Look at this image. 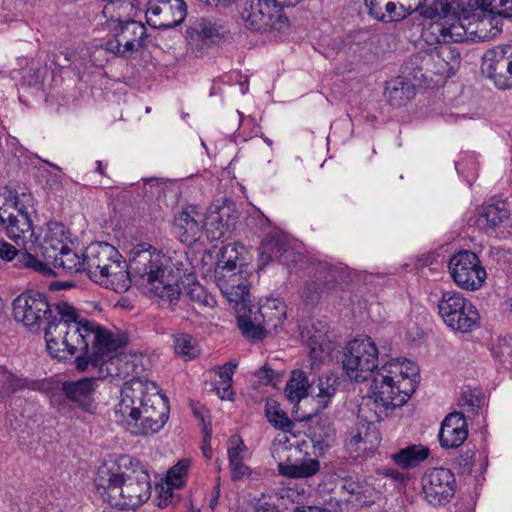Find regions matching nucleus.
Returning <instances> with one entry per match:
<instances>
[{"mask_svg":"<svg viewBox=\"0 0 512 512\" xmlns=\"http://www.w3.org/2000/svg\"><path fill=\"white\" fill-rule=\"evenodd\" d=\"M334 436V429L327 420L317 421L315 426L310 427L308 437L314 447L324 450L330 447Z\"/></svg>","mask_w":512,"mask_h":512,"instance_id":"obj_46","label":"nucleus"},{"mask_svg":"<svg viewBox=\"0 0 512 512\" xmlns=\"http://www.w3.org/2000/svg\"><path fill=\"white\" fill-rule=\"evenodd\" d=\"M455 463L461 469L462 473H471L475 465L474 452L466 450L465 452L459 455V457L455 460Z\"/></svg>","mask_w":512,"mask_h":512,"instance_id":"obj_57","label":"nucleus"},{"mask_svg":"<svg viewBox=\"0 0 512 512\" xmlns=\"http://www.w3.org/2000/svg\"><path fill=\"white\" fill-rule=\"evenodd\" d=\"M235 204L232 200L224 199L221 205H213L207 213L202 229L210 241L227 240L237 220Z\"/></svg>","mask_w":512,"mask_h":512,"instance_id":"obj_17","label":"nucleus"},{"mask_svg":"<svg viewBox=\"0 0 512 512\" xmlns=\"http://www.w3.org/2000/svg\"><path fill=\"white\" fill-rule=\"evenodd\" d=\"M426 0H416L414 4L408 1L392 0L391 3L376 18L385 23L397 22L416 12Z\"/></svg>","mask_w":512,"mask_h":512,"instance_id":"obj_40","label":"nucleus"},{"mask_svg":"<svg viewBox=\"0 0 512 512\" xmlns=\"http://www.w3.org/2000/svg\"><path fill=\"white\" fill-rule=\"evenodd\" d=\"M338 385L337 379L333 376L319 379L317 398L321 410L327 408L331 398L337 391Z\"/></svg>","mask_w":512,"mask_h":512,"instance_id":"obj_48","label":"nucleus"},{"mask_svg":"<svg viewBox=\"0 0 512 512\" xmlns=\"http://www.w3.org/2000/svg\"><path fill=\"white\" fill-rule=\"evenodd\" d=\"M86 274L91 280L117 293L126 292L132 281L138 283L130 263L127 264L120 252L106 242L91 243L85 249Z\"/></svg>","mask_w":512,"mask_h":512,"instance_id":"obj_3","label":"nucleus"},{"mask_svg":"<svg viewBox=\"0 0 512 512\" xmlns=\"http://www.w3.org/2000/svg\"><path fill=\"white\" fill-rule=\"evenodd\" d=\"M47 261L51 262L55 269L66 273H86L85 251L78 254L72 250L69 245L64 249L49 255Z\"/></svg>","mask_w":512,"mask_h":512,"instance_id":"obj_34","label":"nucleus"},{"mask_svg":"<svg viewBox=\"0 0 512 512\" xmlns=\"http://www.w3.org/2000/svg\"><path fill=\"white\" fill-rule=\"evenodd\" d=\"M420 15L430 20H445L450 18L448 2L435 1L430 6H425L424 3L417 10Z\"/></svg>","mask_w":512,"mask_h":512,"instance_id":"obj_49","label":"nucleus"},{"mask_svg":"<svg viewBox=\"0 0 512 512\" xmlns=\"http://www.w3.org/2000/svg\"><path fill=\"white\" fill-rule=\"evenodd\" d=\"M202 221V215L195 207H185L175 215L174 232L182 243L191 246L201 237Z\"/></svg>","mask_w":512,"mask_h":512,"instance_id":"obj_25","label":"nucleus"},{"mask_svg":"<svg viewBox=\"0 0 512 512\" xmlns=\"http://www.w3.org/2000/svg\"><path fill=\"white\" fill-rule=\"evenodd\" d=\"M480 15L472 14L467 16V20L465 22V30L466 40L467 41H475L478 36Z\"/></svg>","mask_w":512,"mask_h":512,"instance_id":"obj_58","label":"nucleus"},{"mask_svg":"<svg viewBox=\"0 0 512 512\" xmlns=\"http://www.w3.org/2000/svg\"><path fill=\"white\" fill-rule=\"evenodd\" d=\"M448 267L452 279L459 287L470 291L480 287V260L476 253L460 251L451 257Z\"/></svg>","mask_w":512,"mask_h":512,"instance_id":"obj_21","label":"nucleus"},{"mask_svg":"<svg viewBox=\"0 0 512 512\" xmlns=\"http://www.w3.org/2000/svg\"><path fill=\"white\" fill-rule=\"evenodd\" d=\"M265 416L275 429L281 430L284 433H290L295 427L294 422L288 417L286 412L280 408V404L275 400H268L266 402Z\"/></svg>","mask_w":512,"mask_h":512,"instance_id":"obj_42","label":"nucleus"},{"mask_svg":"<svg viewBox=\"0 0 512 512\" xmlns=\"http://www.w3.org/2000/svg\"><path fill=\"white\" fill-rule=\"evenodd\" d=\"M186 15L187 5L184 0H149L145 10L147 23L161 30L179 26Z\"/></svg>","mask_w":512,"mask_h":512,"instance_id":"obj_16","label":"nucleus"},{"mask_svg":"<svg viewBox=\"0 0 512 512\" xmlns=\"http://www.w3.org/2000/svg\"><path fill=\"white\" fill-rule=\"evenodd\" d=\"M467 436V423L463 413H449L444 418L439 430L440 446L444 449L458 448L467 439Z\"/></svg>","mask_w":512,"mask_h":512,"instance_id":"obj_26","label":"nucleus"},{"mask_svg":"<svg viewBox=\"0 0 512 512\" xmlns=\"http://www.w3.org/2000/svg\"><path fill=\"white\" fill-rule=\"evenodd\" d=\"M482 12L490 14L482 17V26L490 27L482 38L492 39L502 33L503 19L512 20V0H482Z\"/></svg>","mask_w":512,"mask_h":512,"instance_id":"obj_27","label":"nucleus"},{"mask_svg":"<svg viewBox=\"0 0 512 512\" xmlns=\"http://www.w3.org/2000/svg\"><path fill=\"white\" fill-rule=\"evenodd\" d=\"M279 308L274 301L262 306L259 312L263 318L262 323L255 324L250 317L239 315L237 325L242 335L250 341H261L265 338L267 329H276L285 319V306L281 303Z\"/></svg>","mask_w":512,"mask_h":512,"instance_id":"obj_20","label":"nucleus"},{"mask_svg":"<svg viewBox=\"0 0 512 512\" xmlns=\"http://www.w3.org/2000/svg\"><path fill=\"white\" fill-rule=\"evenodd\" d=\"M425 499L434 506L448 503L456 491L454 474L446 468H433L422 477Z\"/></svg>","mask_w":512,"mask_h":512,"instance_id":"obj_19","label":"nucleus"},{"mask_svg":"<svg viewBox=\"0 0 512 512\" xmlns=\"http://www.w3.org/2000/svg\"><path fill=\"white\" fill-rule=\"evenodd\" d=\"M236 367L237 363L233 362H227L223 366H221L218 372L220 381L232 382V377Z\"/></svg>","mask_w":512,"mask_h":512,"instance_id":"obj_63","label":"nucleus"},{"mask_svg":"<svg viewBox=\"0 0 512 512\" xmlns=\"http://www.w3.org/2000/svg\"><path fill=\"white\" fill-rule=\"evenodd\" d=\"M336 270L325 268L318 272L315 279L305 282L301 290V298L307 305L317 303L326 288L334 287L337 284Z\"/></svg>","mask_w":512,"mask_h":512,"instance_id":"obj_30","label":"nucleus"},{"mask_svg":"<svg viewBox=\"0 0 512 512\" xmlns=\"http://www.w3.org/2000/svg\"><path fill=\"white\" fill-rule=\"evenodd\" d=\"M327 333V324L319 320L301 328V341L309 348V356L313 364L322 361L335 349V343L328 338Z\"/></svg>","mask_w":512,"mask_h":512,"instance_id":"obj_22","label":"nucleus"},{"mask_svg":"<svg viewBox=\"0 0 512 512\" xmlns=\"http://www.w3.org/2000/svg\"><path fill=\"white\" fill-rule=\"evenodd\" d=\"M320 470V463L317 459L308 458L294 463H279L278 471L282 476L288 478H309L314 476Z\"/></svg>","mask_w":512,"mask_h":512,"instance_id":"obj_39","label":"nucleus"},{"mask_svg":"<svg viewBox=\"0 0 512 512\" xmlns=\"http://www.w3.org/2000/svg\"><path fill=\"white\" fill-rule=\"evenodd\" d=\"M385 95L392 106L400 107L415 96V88L411 82L398 77L387 82Z\"/></svg>","mask_w":512,"mask_h":512,"instance_id":"obj_38","label":"nucleus"},{"mask_svg":"<svg viewBox=\"0 0 512 512\" xmlns=\"http://www.w3.org/2000/svg\"><path fill=\"white\" fill-rule=\"evenodd\" d=\"M188 33L192 38L197 37L204 42L220 43L229 37L230 30L222 20L200 18L188 28Z\"/></svg>","mask_w":512,"mask_h":512,"instance_id":"obj_29","label":"nucleus"},{"mask_svg":"<svg viewBox=\"0 0 512 512\" xmlns=\"http://www.w3.org/2000/svg\"><path fill=\"white\" fill-rule=\"evenodd\" d=\"M438 310L444 323L452 330L467 333L477 326V308L458 292L443 293L438 302Z\"/></svg>","mask_w":512,"mask_h":512,"instance_id":"obj_9","label":"nucleus"},{"mask_svg":"<svg viewBox=\"0 0 512 512\" xmlns=\"http://www.w3.org/2000/svg\"><path fill=\"white\" fill-rule=\"evenodd\" d=\"M190 461L187 459L180 460L167 473L168 483L174 487H181L183 480L189 470Z\"/></svg>","mask_w":512,"mask_h":512,"instance_id":"obj_52","label":"nucleus"},{"mask_svg":"<svg viewBox=\"0 0 512 512\" xmlns=\"http://www.w3.org/2000/svg\"><path fill=\"white\" fill-rule=\"evenodd\" d=\"M448 6L450 15L467 17L480 8V0H452Z\"/></svg>","mask_w":512,"mask_h":512,"instance_id":"obj_50","label":"nucleus"},{"mask_svg":"<svg viewBox=\"0 0 512 512\" xmlns=\"http://www.w3.org/2000/svg\"><path fill=\"white\" fill-rule=\"evenodd\" d=\"M165 184L156 179H147L144 184V194L149 199L160 198L164 194Z\"/></svg>","mask_w":512,"mask_h":512,"instance_id":"obj_56","label":"nucleus"},{"mask_svg":"<svg viewBox=\"0 0 512 512\" xmlns=\"http://www.w3.org/2000/svg\"><path fill=\"white\" fill-rule=\"evenodd\" d=\"M476 392V390H467L461 395L460 405L464 407L467 412L474 413L480 408V396Z\"/></svg>","mask_w":512,"mask_h":512,"instance_id":"obj_55","label":"nucleus"},{"mask_svg":"<svg viewBox=\"0 0 512 512\" xmlns=\"http://www.w3.org/2000/svg\"><path fill=\"white\" fill-rule=\"evenodd\" d=\"M365 422V424L359 425L356 431L350 432L347 445L351 450L357 453L374 451L381 441L380 433L374 425L375 422Z\"/></svg>","mask_w":512,"mask_h":512,"instance_id":"obj_32","label":"nucleus"},{"mask_svg":"<svg viewBox=\"0 0 512 512\" xmlns=\"http://www.w3.org/2000/svg\"><path fill=\"white\" fill-rule=\"evenodd\" d=\"M232 382H228V381H218L216 382L215 384V390L217 392V395L222 399V400H232V397L234 395L233 391H232Z\"/></svg>","mask_w":512,"mask_h":512,"instance_id":"obj_61","label":"nucleus"},{"mask_svg":"<svg viewBox=\"0 0 512 512\" xmlns=\"http://www.w3.org/2000/svg\"><path fill=\"white\" fill-rule=\"evenodd\" d=\"M482 71L499 90H512V43L486 49L482 55Z\"/></svg>","mask_w":512,"mask_h":512,"instance_id":"obj_12","label":"nucleus"},{"mask_svg":"<svg viewBox=\"0 0 512 512\" xmlns=\"http://www.w3.org/2000/svg\"><path fill=\"white\" fill-rule=\"evenodd\" d=\"M392 0H365L369 15L376 19Z\"/></svg>","mask_w":512,"mask_h":512,"instance_id":"obj_59","label":"nucleus"},{"mask_svg":"<svg viewBox=\"0 0 512 512\" xmlns=\"http://www.w3.org/2000/svg\"><path fill=\"white\" fill-rule=\"evenodd\" d=\"M0 228H4L7 236L17 245L24 244L27 235H33L32 220L25 214L9 212L8 208L0 207Z\"/></svg>","mask_w":512,"mask_h":512,"instance_id":"obj_28","label":"nucleus"},{"mask_svg":"<svg viewBox=\"0 0 512 512\" xmlns=\"http://www.w3.org/2000/svg\"><path fill=\"white\" fill-rule=\"evenodd\" d=\"M280 1L250 0L242 12L247 26L254 31L281 30L288 22Z\"/></svg>","mask_w":512,"mask_h":512,"instance_id":"obj_11","label":"nucleus"},{"mask_svg":"<svg viewBox=\"0 0 512 512\" xmlns=\"http://www.w3.org/2000/svg\"><path fill=\"white\" fill-rule=\"evenodd\" d=\"M121 491L123 504L130 507H139L149 500L152 492L150 475L139 461L133 460V464H129Z\"/></svg>","mask_w":512,"mask_h":512,"instance_id":"obj_18","label":"nucleus"},{"mask_svg":"<svg viewBox=\"0 0 512 512\" xmlns=\"http://www.w3.org/2000/svg\"><path fill=\"white\" fill-rule=\"evenodd\" d=\"M174 350L177 355L183 357L185 360H191L198 356L199 350L197 348L196 340L187 333H179L173 336Z\"/></svg>","mask_w":512,"mask_h":512,"instance_id":"obj_47","label":"nucleus"},{"mask_svg":"<svg viewBox=\"0 0 512 512\" xmlns=\"http://www.w3.org/2000/svg\"><path fill=\"white\" fill-rule=\"evenodd\" d=\"M130 267L138 284L146 286L154 296L176 304L181 295L180 284L194 275L188 255L184 251H167L166 254L150 250H136Z\"/></svg>","mask_w":512,"mask_h":512,"instance_id":"obj_1","label":"nucleus"},{"mask_svg":"<svg viewBox=\"0 0 512 512\" xmlns=\"http://www.w3.org/2000/svg\"><path fill=\"white\" fill-rule=\"evenodd\" d=\"M69 240L68 233L62 223L51 221L47 223V230L41 245L42 255L47 260L49 255H54L56 252L68 246Z\"/></svg>","mask_w":512,"mask_h":512,"instance_id":"obj_36","label":"nucleus"},{"mask_svg":"<svg viewBox=\"0 0 512 512\" xmlns=\"http://www.w3.org/2000/svg\"><path fill=\"white\" fill-rule=\"evenodd\" d=\"M411 59L420 71L450 77L460 63V53L456 47L445 43L414 54Z\"/></svg>","mask_w":512,"mask_h":512,"instance_id":"obj_14","label":"nucleus"},{"mask_svg":"<svg viewBox=\"0 0 512 512\" xmlns=\"http://www.w3.org/2000/svg\"><path fill=\"white\" fill-rule=\"evenodd\" d=\"M12 307L15 320L29 328H39L42 322L48 324L52 318L53 306L49 304L46 294L37 290L21 293L14 299Z\"/></svg>","mask_w":512,"mask_h":512,"instance_id":"obj_10","label":"nucleus"},{"mask_svg":"<svg viewBox=\"0 0 512 512\" xmlns=\"http://www.w3.org/2000/svg\"><path fill=\"white\" fill-rule=\"evenodd\" d=\"M129 464H133V459L129 456H122L118 462L103 464L98 468L94 479L95 489L103 501L109 504L118 505V499L122 493L126 473Z\"/></svg>","mask_w":512,"mask_h":512,"instance_id":"obj_13","label":"nucleus"},{"mask_svg":"<svg viewBox=\"0 0 512 512\" xmlns=\"http://www.w3.org/2000/svg\"><path fill=\"white\" fill-rule=\"evenodd\" d=\"M41 388V381L17 376L5 367L0 366V401H3L17 391L26 389L37 391L41 390Z\"/></svg>","mask_w":512,"mask_h":512,"instance_id":"obj_33","label":"nucleus"},{"mask_svg":"<svg viewBox=\"0 0 512 512\" xmlns=\"http://www.w3.org/2000/svg\"><path fill=\"white\" fill-rule=\"evenodd\" d=\"M184 287V292L189 299L202 307H213L216 304L215 298L207 292V290L195 280L194 275L190 281L181 283Z\"/></svg>","mask_w":512,"mask_h":512,"instance_id":"obj_45","label":"nucleus"},{"mask_svg":"<svg viewBox=\"0 0 512 512\" xmlns=\"http://www.w3.org/2000/svg\"><path fill=\"white\" fill-rule=\"evenodd\" d=\"M239 259V252L235 243H230L221 248L218 253L217 263L215 267V278L221 289L226 293H232L235 289V294L241 299L248 293V287L244 282L237 283V274L243 272V265H239V270L236 272Z\"/></svg>","mask_w":512,"mask_h":512,"instance_id":"obj_15","label":"nucleus"},{"mask_svg":"<svg viewBox=\"0 0 512 512\" xmlns=\"http://www.w3.org/2000/svg\"><path fill=\"white\" fill-rule=\"evenodd\" d=\"M340 489L342 494L340 501L352 503L356 506H362L370 503V500H368V497L366 496L365 487L362 483L357 480H353L351 477L344 478L342 480Z\"/></svg>","mask_w":512,"mask_h":512,"instance_id":"obj_41","label":"nucleus"},{"mask_svg":"<svg viewBox=\"0 0 512 512\" xmlns=\"http://www.w3.org/2000/svg\"><path fill=\"white\" fill-rule=\"evenodd\" d=\"M116 416L134 435L158 432L167 422L169 408L155 395H148L142 385L125 383L115 407Z\"/></svg>","mask_w":512,"mask_h":512,"instance_id":"obj_2","label":"nucleus"},{"mask_svg":"<svg viewBox=\"0 0 512 512\" xmlns=\"http://www.w3.org/2000/svg\"><path fill=\"white\" fill-rule=\"evenodd\" d=\"M20 253H18L17 249L4 241L0 242V258L5 261H11L15 257L19 258Z\"/></svg>","mask_w":512,"mask_h":512,"instance_id":"obj_62","label":"nucleus"},{"mask_svg":"<svg viewBox=\"0 0 512 512\" xmlns=\"http://www.w3.org/2000/svg\"><path fill=\"white\" fill-rule=\"evenodd\" d=\"M398 368L393 362H387L377 369L373 376L370 386L369 397L360 404L359 417L367 422H379L386 415L389 408L401 407L411 397L415 391L414 387L410 390L401 389V384H396L391 368Z\"/></svg>","mask_w":512,"mask_h":512,"instance_id":"obj_4","label":"nucleus"},{"mask_svg":"<svg viewBox=\"0 0 512 512\" xmlns=\"http://www.w3.org/2000/svg\"><path fill=\"white\" fill-rule=\"evenodd\" d=\"M146 36L147 29L143 23L110 18L105 49L116 56L126 57L145 45Z\"/></svg>","mask_w":512,"mask_h":512,"instance_id":"obj_8","label":"nucleus"},{"mask_svg":"<svg viewBox=\"0 0 512 512\" xmlns=\"http://www.w3.org/2000/svg\"><path fill=\"white\" fill-rule=\"evenodd\" d=\"M291 254H294V252L290 250L283 236L279 234L268 235L264 238L260 247L259 266L263 268L276 259L285 263Z\"/></svg>","mask_w":512,"mask_h":512,"instance_id":"obj_31","label":"nucleus"},{"mask_svg":"<svg viewBox=\"0 0 512 512\" xmlns=\"http://www.w3.org/2000/svg\"><path fill=\"white\" fill-rule=\"evenodd\" d=\"M19 262L26 268H30L36 272H39L43 275L50 274L52 272L51 268L47 266V264L41 262L37 257L28 253L21 252L19 255Z\"/></svg>","mask_w":512,"mask_h":512,"instance_id":"obj_53","label":"nucleus"},{"mask_svg":"<svg viewBox=\"0 0 512 512\" xmlns=\"http://www.w3.org/2000/svg\"><path fill=\"white\" fill-rule=\"evenodd\" d=\"M467 17L453 16L446 18L440 28V36L443 37L444 41L452 42H466L465 22Z\"/></svg>","mask_w":512,"mask_h":512,"instance_id":"obj_43","label":"nucleus"},{"mask_svg":"<svg viewBox=\"0 0 512 512\" xmlns=\"http://www.w3.org/2000/svg\"><path fill=\"white\" fill-rule=\"evenodd\" d=\"M430 454L427 446L421 444H411L399 449L391 455L394 464L403 469H412L425 461Z\"/></svg>","mask_w":512,"mask_h":512,"instance_id":"obj_37","label":"nucleus"},{"mask_svg":"<svg viewBox=\"0 0 512 512\" xmlns=\"http://www.w3.org/2000/svg\"><path fill=\"white\" fill-rule=\"evenodd\" d=\"M174 498L173 491L170 488H167L166 490L162 489L159 495V501L158 506L160 508L167 507L170 503H172Z\"/></svg>","mask_w":512,"mask_h":512,"instance_id":"obj_64","label":"nucleus"},{"mask_svg":"<svg viewBox=\"0 0 512 512\" xmlns=\"http://www.w3.org/2000/svg\"><path fill=\"white\" fill-rule=\"evenodd\" d=\"M490 260L495 262L503 270L512 271V251L495 247L489 255Z\"/></svg>","mask_w":512,"mask_h":512,"instance_id":"obj_54","label":"nucleus"},{"mask_svg":"<svg viewBox=\"0 0 512 512\" xmlns=\"http://www.w3.org/2000/svg\"><path fill=\"white\" fill-rule=\"evenodd\" d=\"M482 218L487 226L498 231V236L507 238L512 234L511 210L506 199L501 196H493L482 207Z\"/></svg>","mask_w":512,"mask_h":512,"instance_id":"obj_24","label":"nucleus"},{"mask_svg":"<svg viewBox=\"0 0 512 512\" xmlns=\"http://www.w3.org/2000/svg\"><path fill=\"white\" fill-rule=\"evenodd\" d=\"M377 474L383 477L390 478L396 483H404L407 479L405 474L399 472L397 469L391 467H381L377 469Z\"/></svg>","mask_w":512,"mask_h":512,"instance_id":"obj_60","label":"nucleus"},{"mask_svg":"<svg viewBox=\"0 0 512 512\" xmlns=\"http://www.w3.org/2000/svg\"><path fill=\"white\" fill-rule=\"evenodd\" d=\"M378 354V348L371 337L355 338L345 348L343 370L351 380L364 382L375 375Z\"/></svg>","mask_w":512,"mask_h":512,"instance_id":"obj_7","label":"nucleus"},{"mask_svg":"<svg viewBox=\"0 0 512 512\" xmlns=\"http://www.w3.org/2000/svg\"><path fill=\"white\" fill-rule=\"evenodd\" d=\"M309 383L306 374L302 370H294L290 380L285 387L287 399L293 402H299L308 394Z\"/></svg>","mask_w":512,"mask_h":512,"instance_id":"obj_44","label":"nucleus"},{"mask_svg":"<svg viewBox=\"0 0 512 512\" xmlns=\"http://www.w3.org/2000/svg\"><path fill=\"white\" fill-rule=\"evenodd\" d=\"M247 447L239 435H233L228 440V459L233 481L241 480L251 474L250 468L244 464V453Z\"/></svg>","mask_w":512,"mask_h":512,"instance_id":"obj_35","label":"nucleus"},{"mask_svg":"<svg viewBox=\"0 0 512 512\" xmlns=\"http://www.w3.org/2000/svg\"><path fill=\"white\" fill-rule=\"evenodd\" d=\"M125 345L124 338L115 336L110 330L92 321L82 330L81 337L77 338L74 345L75 353H80L75 358L76 369L84 372L89 366L102 368Z\"/></svg>","mask_w":512,"mask_h":512,"instance_id":"obj_6","label":"nucleus"},{"mask_svg":"<svg viewBox=\"0 0 512 512\" xmlns=\"http://www.w3.org/2000/svg\"><path fill=\"white\" fill-rule=\"evenodd\" d=\"M97 378L85 377L77 381L67 380L61 383L60 390L65 398L84 412L93 413L96 408L94 394Z\"/></svg>","mask_w":512,"mask_h":512,"instance_id":"obj_23","label":"nucleus"},{"mask_svg":"<svg viewBox=\"0 0 512 512\" xmlns=\"http://www.w3.org/2000/svg\"><path fill=\"white\" fill-rule=\"evenodd\" d=\"M34 199L31 193H21L13 196V201L10 207L13 209L12 212L15 214H25L30 217L33 211Z\"/></svg>","mask_w":512,"mask_h":512,"instance_id":"obj_51","label":"nucleus"},{"mask_svg":"<svg viewBox=\"0 0 512 512\" xmlns=\"http://www.w3.org/2000/svg\"><path fill=\"white\" fill-rule=\"evenodd\" d=\"M52 318L45 327V341L50 355L59 360H68L75 355L77 338L92 320L84 319L78 311L67 302L54 305Z\"/></svg>","mask_w":512,"mask_h":512,"instance_id":"obj_5","label":"nucleus"}]
</instances>
